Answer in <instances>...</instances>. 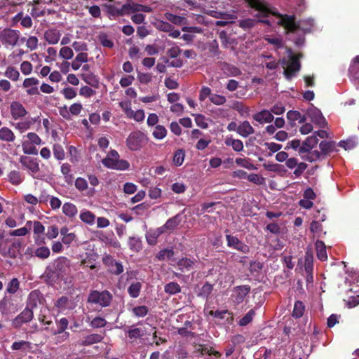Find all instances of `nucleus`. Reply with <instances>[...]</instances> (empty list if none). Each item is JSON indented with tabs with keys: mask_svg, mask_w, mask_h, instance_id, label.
<instances>
[{
	"mask_svg": "<svg viewBox=\"0 0 359 359\" xmlns=\"http://www.w3.org/2000/svg\"><path fill=\"white\" fill-rule=\"evenodd\" d=\"M20 289V281L17 278H12L7 285L6 292L13 294Z\"/></svg>",
	"mask_w": 359,
	"mask_h": 359,
	"instance_id": "obj_39",
	"label": "nucleus"
},
{
	"mask_svg": "<svg viewBox=\"0 0 359 359\" xmlns=\"http://www.w3.org/2000/svg\"><path fill=\"white\" fill-rule=\"evenodd\" d=\"M109 270L112 274L119 275L123 272V266L121 262L116 261Z\"/></svg>",
	"mask_w": 359,
	"mask_h": 359,
	"instance_id": "obj_61",
	"label": "nucleus"
},
{
	"mask_svg": "<svg viewBox=\"0 0 359 359\" xmlns=\"http://www.w3.org/2000/svg\"><path fill=\"white\" fill-rule=\"evenodd\" d=\"M11 114L13 118L17 120L25 116L27 111L20 102L13 101L11 104Z\"/></svg>",
	"mask_w": 359,
	"mask_h": 359,
	"instance_id": "obj_17",
	"label": "nucleus"
},
{
	"mask_svg": "<svg viewBox=\"0 0 359 359\" xmlns=\"http://www.w3.org/2000/svg\"><path fill=\"white\" fill-rule=\"evenodd\" d=\"M307 153H308V154L303 157V158L307 161L314 162L320 158H324L322 154L317 150H315L313 151H310Z\"/></svg>",
	"mask_w": 359,
	"mask_h": 359,
	"instance_id": "obj_53",
	"label": "nucleus"
},
{
	"mask_svg": "<svg viewBox=\"0 0 359 359\" xmlns=\"http://www.w3.org/2000/svg\"><path fill=\"white\" fill-rule=\"evenodd\" d=\"M20 310L18 304L14 302L13 297L11 295L5 294L3 298L0 299V314L1 320L4 321H9L11 318Z\"/></svg>",
	"mask_w": 359,
	"mask_h": 359,
	"instance_id": "obj_3",
	"label": "nucleus"
},
{
	"mask_svg": "<svg viewBox=\"0 0 359 359\" xmlns=\"http://www.w3.org/2000/svg\"><path fill=\"white\" fill-rule=\"evenodd\" d=\"M174 255V252L172 250L164 249L158 252L156 255V258L159 260H163L165 257L170 259Z\"/></svg>",
	"mask_w": 359,
	"mask_h": 359,
	"instance_id": "obj_62",
	"label": "nucleus"
},
{
	"mask_svg": "<svg viewBox=\"0 0 359 359\" xmlns=\"http://www.w3.org/2000/svg\"><path fill=\"white\" fill-rule=\"evenodd\" d=\"M224 142L226 146L232 147L233 149L236 151L239 152L243 149V143L240 140L227 137Z\"/></svg>",
	"mask_w": 359,
	"mask_h": 359,
	"instance_id": "obj_33",
	"label": "nucleus"
},
{
	"mask_svg": "<svg viewBox=\"0 0 359 359\" xmlns=\"http://www.w3.org/2000/svg\"><path fill=\"white\" fill-rule=\"evenodd\" d=\"M79 218L83 222L88 225H93L95 224V215L90 210L83 209L80 212Z\"/></svg>",
	"mask_w": 359,
	"mask_h": 359,
	"instance_id": "obj_28",
	"label": "nucleus"
},
{
	"mask_svg": "<svg viewBox=\"0 0 359 359\" xmlns=\"http://www.w3.org/2000/svg\"><path fill=\"white\" fill-rule=\"evenodd\" d=\"M19 161L24 168L29 170L33 174L37 173L40 170L39 161L36 158L21 156Z\"/></svg>",
	"mask_w": 359,
	"mask_h": 359,
	"instance_id": "obj_12",
	"label": "nucleus"
},
{
	"mask_svg": "<svg viewBox=\"0 0 359 359\" xmlns=\"http://www.w3.org/2000/svg\"><path fill=\"white\" fill-rule=\"evenodd\" d=\"M238 133L243 137H247L255 133V130L249 121H244L238 126Z\"/></svg>",
	"mask_w": 359,
	"mask_h": 359,
	"instance_id": "obj_24",
	"label": "nucleus"
},
{
	"mask_svg": "<svg viewBox=\"0 0 359 359\" xmlns=\"http://www.w3.org/2000/svg\"><path fill=\"white\" fill-rule=\"evenodd\" d=\"M209 314L217 319H224L228 324H232L234 320L233 315L232 312H230L229 310L225 309L222 311L217 310V311H210Z\"/></svg>",
	"mask_w": 359,
	"mask_h": 359,
	"instance_id": "obj_20",
	"label": "nucleus"
},
{
	"mask_svg": "<svg viewBox=\"0 0 359 359\" xmlns=\"http://www.w3.org/2000/svg\"><path fill=\"white\" fill-rule=\"evenodd\" d=\"M34 318V311L28 308H25L18 316L12 320V326L15 329H20L23 324L29 323Z\"/></svg>",
	"mask_w": 359,
	"mask_h": 359,
	"instance_id": "obj_7",
	"label": "nucleus"
},
{
	"mask_svg": "<svg viewBox=\"0 0 359 359\" xmlns=\"http://www.w3.org/2000/svg\"><path fill=\"white\" fill-rule=\"evenodd\" d=\"M257 23V20L255 19L246 18L239 21V26L244 29H248L255 27Z\"/></svg>",
	"mask_w": 359,
	"mask_h": 359,
	"instance_id": "obj_54",
	"label": "nucleus"
},
{
	"mask_svg": "<svg viewBox=\"0 0 359 359\" xmlns=\"http://www.w3.org/2000/svg\"><path fill=\"white\" fill-rule=\"evenodd\" d=\"M125 332L128 334L130 339L136 340L143 336V332L140 328L134 327L131 326L130 329L126 330Z\"/></svg>",
	"mask_w": 359,
	"mask_h": 359,
	"instance_id": "obj_36",
	"label": "nucleus"
},
{
	"mask_svg": "<svg viewBox=\"0 0 359 359\" xmlns=\"http://www.w3.org/2000/svg\"><path fill=\"white\" fill-rule=\"evenodd\" d=\"M255 316L254 309H250L238 322L240 326H246L250 323Z\"/></svg>",
	"mask_w": 359,
	"mask_h": 359,
	"instance_id": "obj_48",
	"label": "nucleus"
},
{
	"mask_svg": "<svg viewBox=\"0 0 359 359\" xmlns=\"http://www.w3.org/2000/svg\"><path fill=\"white\" fill-rule=\"evenodd\" d=\"M132 312L135 316L138 318H143L148 314L149 309L144 305L137 306L132 309Z\"/></svg>",
	"mask_w": 359,
	"mask_h": 359,
	"instance_id": "obj_50",
	"label": "nucleus"
},
{
	"mask_svg": "<svg viewBox=\"0 0 359 359\" xmlns=\"http://www.w3.org/2000/svg\"><path fill=\"white\" fill-rule=\"evenodd\" d=\"M316 248L318 258L321 261L326 260L327 259V255L324 242L318 240L316 243Z\"/></svg>",
	"mask_w": 359,
	"mask_h": 359,
	"instance_id": "obj_32",
	"label": "nucleus"
},
{
	"mask_svg": "<svg viewBox=\"0 0 359 359\" xmlns=\"http://www.w3.org/2000/svg\"><path fill=\"white\" fill-rule=\"evenodd\" d=\"M54 157L57 160H63L65 158V152L62 145L55 144L53 148Z\"/></svg>",
	"mask_w": 359,
	"mask_h": 359,
	"instance_id": "obj_52",
	"label": "nucleus"
},
{
	"mask_svg": "<svg viewBox=\"0 0 359 359\" xmlns=\"http://www.w3.org/2000/svg\"><path fill=\"white\" fill-rule=\"evenodd\" d=\"M61 36L60 31L55 29H49L44 33V38L49 44H56Z\"/></svg>",
	"mask_w": 359,
	"mask_h": 359,
	"instance_id": "obj_22",
	"label": "nucleus"
},
{
	"mask_svg": "<svg viewBox=\"0 0 359 359\" xmlns=\"http://www.w3.org/2000/svg\"><path fill=\"white\" fill-rule=\"evenodd\" d=\"M250 291V286L248 285L235 287L231 295L233 302L237 304L242 303Z\"/></svg>",
	"mask_w": 359,
	"mask_h": 359,
	"instance_id": "obj_13",
	"label": "nucleus"
},
{
	"mask_svg": "<svg viewBox=\"0 0 359 359\" xmlns=\"http://www.w3.org/2000/svg\"><path fill=\"white\" fill-rule=\"evenodd\" d=\"M301 64L297 55H291L289 59V63L286 69H284L283 74L287 80H290L300 70Z\"/></svg>",
	"mask_w": 359,
	"mask_h": 359,
	"instance_id": "obj_8",
	"label": "nucleus"
},
{
	"mask_svg": "<svg viewBox=\"0 0 359 359\" xmlns=\"http://www.w3.org/2000/svg\"><path fill=\"white\" fill-rule=\"evenodd\" d=\"M160 227L156 229H149L146 233V240L149 245H155L157 243L158 238L165 233Z\"/></svg>",
	"mask_w": 359,
	"mask_h": 359,
	"instance_id": "obj_21",
	"label": "nucleus"
},
{
	"mask_svg": "<svg viewBox=\"0 0 359 359\" xmlns=\"http://www.w3.org/2000/svg\"><path fill=\"white\" fill-rule=\"evenodd\" d=\"M69 267V259L64 256L59 257L46 267L42 278L46 283L53 285L64 278Z\"/></svg>",
	"mask_w": 359,
	"mask_h": 359,
	"instance_id": "obj_1",
	"label": "nucleus"
},
{
	"mask_svg": "<svg viewBox=\"0 0 359 359\" xmlns=\"http://www.w3.org/2000/svg\"><path fill=\"white\" fill-rule=\"evenodd\" d=\"M226 245L229 248L237 250L238 251L248 254L250 252V247L238 239L237 236L230 234H226Z\"/></svg>",
	"mask_w": 359,
	"mask_h": 359,
	"instance_id": "obj_9",
	"label": "nucleus"
},
{
	"mask_svg": "<svg viewBox=\"0 0 359 359\" xmlns=\"http://www.w3.org/2000/svg\"><path fill=\"white\" fill-rule=\"evenodd\" d=\"M22 149L25 154L36 155L38 154L37 149L34 146L29 145V144L26 142L22 143Z\"/></svg>",
	"mask_w": 359,
	"mask_h": 359,
	"instance_id": "obj_64",
	"label": "nucleus"
},
{
	"mask_svg": "<svg viewBox=\"0 0 359 359\" xmlns=\"http://www.w3.org/2000/svg\"><path fill=\"white\" fill-rule=\"evenodd\" d=\"M152 135L155 139L162 140L166 136L167 130L163 126L157 125L155 126Z\"/></svg>",
	"mask_w": 359,
	"mask_h": 359,
	"instance_id": "obj_43",
	"label": "nucleus"
},
{
	"mask_svg": "<svg viewBox=\"0 0 359 359\" xmlns=\"http://www.w3.org/2000/svg\"><path fill=\"white\" fill-rule=\"evenodd\" d=\"M104 337L100 334H90L84 337L80 345L83 346H90L102 341Z\"/></svg>",
	"mask_w": 359,
	"mask_h": 359,
	"instance_id": "obj_25",
	"label": "nucleus"
},
{
	"mask_svg": "<svg viewBox=\"0 0 359 359\" xmlns=\"http://www.w3.org/2000/svg\"><path fill=\"white\" fill-rule=\"evenodd\" d=\"M31 347V343L27 341L21 340L19 341H15L13 343L11 346V349L13 351H18V350H27Z\"/></svg>",
	"mask_w": 359,
	"mask_h": 359,
	"instance_id": "obj_51",
	"label": "nucleus"
},
{
	"mask_svg": "<svg viewBox=\"0 0 359 359\" xmlns=\"http://www.w3.org/2000/svg\"><path fill=\"white\" fill-rule=\"evenodd\" d=\"M112 297V294L107 290L102 292L93 290L89 294L88 301L93 304H99L102 307H107L110 304Z\"/></svg>",
	"mask_w": 359,
	"mask_h": 359,
	"instance_id": "obj_5",
	"label": "nucleus"
},
{
	"mask_svg": "<svg viewBox=\"0 0 359 359\" xmlns=\"http://www.w3.org/2000/svg\"><path fill=\"white\" fill-rule=\"evenodd\" d=\"M15 136L13 131L7 127H3L0 129V140L8 142H13Z\"/></svg>",
	"mask_w": 359,
	"mask_h": 359,
	"instance_id": "obj_31",
	"label": "nucleus"
},
{
	"mask_svg": "<svg viewBox=\"0 0 359 359\" xmlns=\"http://www.w3.org/2000/svg\"><path fill=\"white\" fill-rule=\"evenodd\" d=\"M128 245L130 249L135 252H139L142 248V241L138 237H130Z\"/></svg>",
	"mask_w": 359,
	"mask_h": 359,
	"instance_id": "obj_40",
	"label": "nucleus"
},
{
	"mask_svg": "<svg viewBox=\"0 0 359 359\" xmlns=\"http://www.w3.org/2000/svg\"><path fill=\"white\" fill-rule=\"evenodd\" d=\"M59 55L64 59L69 60L72 58L74 53L71 48L65 46L60 49Z\"/></svg>",
	"mask_w": 359,
	"mask_h": 359,
	"instance_id": "obj_60",
	"label": "nucleus"
},
{
	"mask_svg": "<svg viewBox=\"0 0 359 359\" xmlns=\"http://www.w3.org/2000/svg\"><path fill=\"white\" fill-rule=\"evenodd\" d=\"M210 100L212 103L215 105H222L224 104L226 99L224 96L217 94H212L210 97Z\"/></svg>",
	"mask_w": 359,
	"mask_h": 359,
	"instance_id": "obj_59",
	"label": "nucleus"
},
{
	"mask_svg": "<svg viewBox=\"0 0 359 359\" xmlns=\"http://www.w3.org/2000/svg\"><path fill=\"white\" fill-rule=\"evenodd\" d=\"M313 259L312 255L306 252L304 262V270L306 273H310L313 271Z\"/></svg>",
	"mask_w": 359,
	"mask_h": 359,
	"instance_id": "obj_57",
	"label": "nucleus"
},
{
	"mask_svg": "<svg viewBox=\"0 0 359 359\" xmlns=\"http://www.w3.org/2000/svg\"><path fill=\"white\" fill-rule=\"evenodd\" d=\"M142 283L139 281L133 282L128 288L129 295L133 298H137L140 293Z\"/></svg>",
	"mask_w": 359,
	"mask_h": 359,
	"instance_id": "obj_34",
	"label": "nucleus"
},
{
	"mask_svg": "<svg viewBox=\"0 0 359 359\" xmlns=\"http://www.w3.org/2000/svg\"><path fill=\"white\" fill-rule=\"evenodd\" d=\"M107 8L108 13L112 15L123 16L124 15L128 14V4H123L121 8H117L113 5H109L107 6Z\"/></svg>",
	"mask_w": 359,
	"mask_h": 359,
	"instance_id": "obj_27",
	"label": "nucleus"
},
{
	"mask_svg": "<svg viewBox=\"0 0 359 359\" xmlns=\"http://www.w3.org/2000/svg\"><path fill=\"white\" fill-rule=\"evenodd\" d=\"M4 76L13 81H17L20 77V72L15 67L8 66L4 72Z\"/></svg>",
	"mask_w": 359,
	"mask_h": 359,
	"instance_id": "obj_37",
	"label": "nucleus"
},
{
	"mask_svg": "<svg viewBox=\"0 0 359 359\" xmlns=\"http://www.w3.org/2000/svg\"><path fill=\"white\" fill-rule=\"evenodd\" d=\"M42 299L43 294L39 290H32L28 295L25 307L33 311L41 303Z\"/></svg>",
	"mask_w": 359,
	"mask_h": 359,
	"instance_id": "obj_14",
	"label": "nucleus"
},
{
	"mask_svg": "<svg viewBox=\"0 0 359 359\" xmlns=\"http://www.w3.org/2000/svg\"><path fill=\"white\" fill-rule=\"evenodd\" d=\"M195 352L198 353L201 355L208 354L209 355H214L215 358H219L222 355L219 351L212 350V347L206 344L196 345Z\"/></svg>",
	"mask_w": 359,
	"mask_h": 359,
	"instance_id": "obj_23",
	"label": "nucleus"
},
{
	"mask_svg": "<svg viewBox=\"0 0 359 359\" xmlns=\"http://www.w3.org/2000/svg\"><path fill=\"white\" fill-rule=\"evenodd\" d=\"M177 266L181 271H189L194 264V262L189 258H182L177 262Z\"/></svg>",
	"mask_w": 359,
	"mask_h": 359,
	"instance_id": "obj_46",
	"label": "nucleus"
},
{
	"mask_svg": "<svg viewBox=\"0 0 359 359\" xmlns=\"http://www.w3.org/2000/svg\"><path fill=\"white\" fill-rule=\"evenodd\" d=\"M22 248V241L20 240L15 241L12 243L8 250V255L9 257L15 259L18 257L20 250Z\"/></svg>",
	"mask_w": 359,
	"mask_h": 359,
	"instance_id": "obj_30",
	"label": "nucleus"
},
{
	"mask_svg": "<svg viewBox=\"0 0 359 359\" xmlns=\"http://www.w3.org/2000/svg\"><path fill=\"white\" fill-rule=\"evenodd\" d=\"M62 212L68 217L73 218L78 213L76 206L72 203H65L62 205Z\"/></svg>",
	"mask_w": 359,
	"mask_h": 359,
	"instance_id": "obj_29",
	"label": "nucleus"
},
{
	"mask_svg": "<svg viewBox=\"0 0 359 359\" xmlns=\"http://www.w3.org/2000/svg\"><path fill=\"white\" fill-rule=\"evenodd\" d=\"M164 291L167 294L174 295L181 292V287L176 282H170L165 285Z\"/></svg>",
	"mask_w": 359,
	"mask_h": 359,
	"instance_id": "obj_35",
	"label": "nucleus"
},
{
	"mask_svg": "<svg viewBox=\"0 0 359 359\" xmlns=\"http://www.w3.org/2000/svg\"><path fill=\"white\" fill-rule=\"evenodd\" d=\"M252 118L260 124H263L272 122L274 119V117L270 111L263 109L253 114Z\"/></svg>",
	"mask_w": 359,
	"mask_h": 359,
	"instance_id": "obj_16",
	"label": "nucleus"
},
{
	"mask_svg": "<svg viewBox=\"0 0 359 359\" xmlns=\"http://www.w3.org/2000/svg\"><path fill=\"white\" fill-rule=\"evenodd\" d=\"M102 164L110 169H114L118 170H126L130 167V163L128 161L124 159H111V158H103L102 160Z\"/></svg>",
	"mask_w": 359,
	"mask_h": 359,
	"instance_id": "obj_10",
	"label": "nucleus"
},
{
	"mask_svg": "<svg viewBox=\"0 0 359 359\" xmlns=\"http://www.w3.org/2000/svg\"><path fill=\"white\" fill-rule=\"evenodd\" d=\"M250 182L257 184L262 185L265 183V178L261 175H258L257 174L251 173L248 175L247 178Z\"/></svg>",
	"mask_w": 359,
	"mask_h": 359,
	"instance_id": "obj_56",
	"label": "nucleus"
},
{
	"mask_svg": "<svg viewBox=\"0 0 359 359\" xmlns=\"http://www.w3.org/2000/svg\"><path fill=\"white\" fill-rule=\"evenodd\" d=\"M31 225H32V222L28 221V222H27L25 226L11 231L10 235L12 236H25L29 231L28 227H29V229H30Z\"/></svg>",
	"mask_w": 359,
	"mask_h": 359,
	"instance_id": "obj_49",
	"label": "nucleus"
},
{
	"mask_svg": "<svg viewBox=\"0 0 359 359\" xmlns=\"http://www.w3.org/2000/svg\"><path fill=\"white\" fill-rule=\"evenodd\" d=\"M185 157V151L182 149H177L172 158V162L175 165L180 166L182 165Z\"/></svg>",
	"mask_w": 359,
	"mask_h": 359,
	"instance_id": "obj_42",
	"label": "nucleus"
},
{
	"mask_svg": "<svg viewBox=\"0 0 359 359\" xmlns=\"http://www.w3.org/2000/svg\"><path fill=\"white\" fill-rule=\"evenodd\" d=\"M55 323L57 325V330L53 332V335H56V333H62L64 331H66L69 325V321L65 317L56 320Z\"/></svg>",
	"mask_w": 359,
	"mask_h": 359,
	"instance_id": "obj_38",
	"label": "nucleus"
},
{
	"mask_svg": "<svg viewBox=\"0 0 359 359\" xmlns=\"http://www.w3.org/2000/svg\"><path fill=\"white\" fill-rule=\"evenodd\" d=\"M9 182L13 185H18L22 182L20 172L18 170H12L8 175Z\"/></svg>",
	"mask_w": 359,
	"mask_h": 359,
	"instance_id": "obj_41",
	"label": "nucleus"
},
{
	"mask_svg": "<svg viewBox=\"0 0 359 359\" xmlns=\"http://www.w3.org/2000/svg\"><path fill=\"white\" fill-rule=\"evenodd\" d=\"M182 222V216L181 214H177L175 216L168 219L166 222L161 226V230L163 231L164 233L167 231H171L175 230L181 223Z\"/></svg>",
	"mask_w": 359,
	"mask_h": 359,
	"instance_id": "obj_18",
	"label": "nucleus"
},
{
	"mask_svg": "<svg viewBox=\"0 0 359 359\" xmlns=\"http://www.w3.org/2000/svg\"><path fill=\"white\" fill-rule=\"evenodd\" d=\"M148 138L140 130L130 133L126 139V146L130 151L141 149L147 142Z\"/></svg>",
	"mask_w": 359,
	"mask_h": 359,
	"instance_id": "obj_4",
	"label": "nucleus"
},
{
	"mask_svg": "<svg viewBox=\"0 0 359 359\" xmlns=\"http://www.w3.org/2000/svg\"><path fill=\"white\" fill-rule=\"evenodd\" d=\"M319 147L320 149V153L322 154L323 158L327 155H329L332 153L335 148V143L333 141H321Z\"/></svg>",
	"mask_w": 359,
	"mask_h": 359,
	"instance_id": "obj_26",
	"label": "nucleus"
},
{
	"mask_svg": "<svg viewBox=\"0 0 359 359\" xmlns=\"http://www.w3.org/2000/svg\"><path fill=\"white\" fill-rule=\"evenodd\" d=\"M119 106L121 107V109H123V111H124L125 114L128 118H133V115L135 111L132 109L130 104L121 102L119 103Z\"/></svg>",
	"mask_w": 359,
	"mask_h": 359,
	"instance_id": "obj_63",
	"label": "nucleus"
},
{
	"mask_svg": "<svg viewBox=\"0 0 359 359\" xmlns=\"http://www.w3.org/2000/svg\"><path fill=\"white\" fill-rule=\"evenodd\" d=\"M107 323V322L104 318L95 317L91 320L90 325L93 328H102L105 327Z\"/></svg>",
	"mask_w": 359,
	"mask_h": 359,
	"instance_id": "obj_55",
	"label": "nucleus"
},
{
	"mask_svg": "<svg viewBox=\"0 0 359 359\" xmlns=\"http://www.w3.org/2000/svg\"><path fill=\"white\" fill-rule=\"evenodd\" d=\"M248 5L255 10L259 11L261 13L257 14L256 17L259 18L267 17L271 13L266 4L261 0H245Z\"/></svg>",
	"mask_w": 359,
	"mask_h": 359,
	"instance_id": "obj_15",
	"label": "nucleus"
},
{
	"mask_svg": "<svg viewBox=\"0 0 359 359\" xmlns=\"http://www.w3.org/2000/svg\"><path fill=\"white\" fill-rule=\"evenodd\" d=\"M318 143V139L316 136L312 135L308 137L302 143L301 147L299 149V153L303 154L310 151L314 148Z\"/></svg>",
	"mask_w": 359,
	"mask_h": 359,
	"instance_id": "obj_19",
	"label": "nucleus"
},
{
	"mask_svg": "<svg viewBox=\"0 0 359 359\" xmlns=\"http://www.w3.org/2000/svg\"><path fill=\"white\" fill-rule=\"evenodd\" d=\"M307 115L313 123L317 124L320 128H324L326 126V120L320 110L315 107L313 104L308 109Z\"/></svg>",
	"mask_w": 359,
	"mask_h": 359,
	"instance_id": "obj_11",
	"label": "nucleus"
},
{
	"mask_svg": "<svg viewBox=\"0 0 359 359\" xmlns=\"http://www.w3.org/2000/svg\"><path fill=\"white\" fill-rule=\"evenodd\" d=\"M213 290V285L206 282L198 290V296L208 298Z\"/></svg>",
	"mask_w": 359,
	"mask_h": 359,
	"instance_id": "obj_44",
	"label": "nucleus"
},
{
	"mask_svg": "<svg viewBox=\"0 0 359 359\" xmlns=\"http://www.w3.org/2000/svg\"><path fill=\"white\" fill-rule=\"evenodd\" d=\"M304 312V305L300 301H297L294 305V309L292 311V316L299 318L302 317Z\"/></svg>",
	"mask_w": 359,
	"mask_h": 359,
	"instance_id": "obj_47",
	"label": "nucleus"
},
{
	"mask_svg": "<svg viewBox=\"0 0 359 359\" xmlns=\"http://www.w3.org/2000/svg\"><path fill=\"white\" fill-rule=\"evenodd\" d=\"M34 255L36 257L41 259H46L49 257L50 255V251L48 247L42 246L37 248L34 250Z\"/></svg>",
	"mask_w": 359,
	"mask_h": 359,
	"instance_id": "obj_45",
	"label": "nucleus"
},
{
	"mask_svg": "<svg viewBox=\"0 0 359 359\" xmlns=\"http://www.w3.org/2000/svg\"><path fill=\"white\" fill-rule=\"evenodd\" d=\"M274 15L279 18L280 21L278 24L283 27L287 33H295L299 30H302L304 32H311V27L313 25V20H309L308 21H299L296 22V18L294 15H283L280 13H273Z\"/></svg>",
	"mask_w": 359,
	"mask_h": 359,
	"instance_id": "obj_2",
	"label": "nucleus"
},
{
	"mask_svg": "<svg viewBox=\"0 0 359 359\" xmlns=\"http://www.w3.org/2000/svg\"><path fill=\"white\" fill-rule=\"evenodd\" d=\"M165 17L168 21L175 25H180L184 19V18L171 13H165Z\"/></svg>",
	"mask_w": 359,
	"mask_h": 359,
	"instance_id": "obj_58",
	"label": "nucleus"
},
{
	"mask_svg": "<svg viewBox=\"0 0 359 359\" xmlns=\"http://www.w3.org/2000/svg\"><path fill=\"white\" fill-rule=\"evenodd\" d=\"M20 39V32L6 28L0 32V41L6 46H11L12 47L17 45Z\"/></svg>",
	"mask_w": 359,
	"mask_h": 359,
	"instance_id": "obj_6",
	"label": "nucleus"
}]
</instances>
